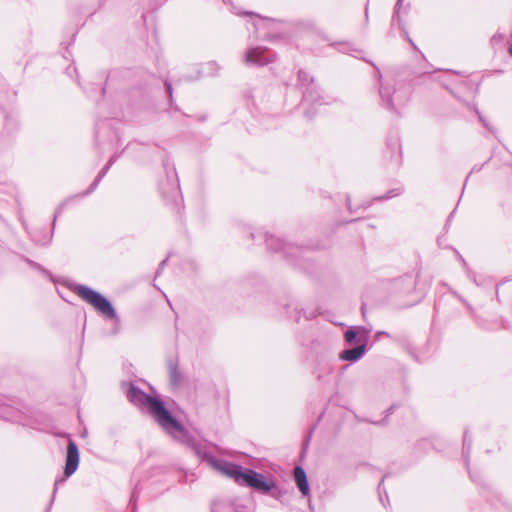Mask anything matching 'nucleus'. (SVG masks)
<instances>
[{"label":"nucleus","mask_w":512,"mask_h":512,"mask_svg":"<svg viewBox=\"0 0 512 512\" xmlns=\"http://www.w3.org/2000/svg\"><path fill=\"white\" fill-rule=\"evenodd\" d=\"M127 397L133 404L146 408L157 424L168 434L176 437L177 433L185 432L182 424L171 414L160 399L148 395L133 384L128 389Z\"/></svg>","instance_id":"obj_1"},{"label":"nucleus","mask_w":512,"mask_h":512,"mask_svg":"<svg viewBox=\"0 0 512 512\" xmlns=\"http://www.w3.org/2000/svg\"><path fill=\"white\" fill-rule=\"evenodd\" d=\"M223 473L237 484L252 488L262 494H270L275 499H280L283 495L274 480H267L263 474L253 469L244 468L234 463H224Z\"/></svg>","instance_id":"obj_2"},{"label":"nucleus","mask_w":512,"mask_h":512,"mask_svg":"<svg viewBox=\"0 0 512 512\" xmlns=\"http://www.w3.org/2000/svg\"><path fill=\"white\" fill-rule=\"evenodd\" d=\"M75 292L81 299L92 305L93 308L101 315H103L106 318L114 320L115 324L117 325V328L115 329L114 333H118L120 318L117 315V312L113 307L112 303L106 297H104L99 292L91 289L90 287L84 285L76 286Z\"/></svg>","instance_id":"obj_3"},{"label":"nucleus","mask_w":512,"mask_h":512,"mask_svg":"<svg viewBox=\"0 0 512 512\" xmlns=\"http://www.w3.org/2000/svg\"><path fill=\"white\" fill-rule=\"evenodd\" d=\"M299 86L303 89V102L305 103H323V97L319 94V91L314 85V79L308 75L305 71L300 70L298 72Z\"/></svg>","instance_id":"obj_4"},{"label":"nucleus","mask_w":512,"mask_h":512,"mask_svg":"<svg viewBox=\"0 0 512 512\" xmlns=\"http://www.w3.org/2000/svg\"><path fill=\"white\" fill-rule=\"evenodd\" d=\"M188 445L198 457L205 460L212 467L218 469L223 473V465L224 463H229L228 461L216 459L211 453L206 451V449L203 447L201 443L195 441L194 439L189 440Z\"/></svg>","instance_id":"obj_5"},{"label":"nucleus","mask_w":512,"mask_h":512,"mask_svg":"<svg viewBox=\"0 0 512 512\" xmlns=\"http://www.w3.org/2000/svg\"><path fill=\"white\" fill-rule=\"evenodd\" d=\"M79 465V449L73 440H69L67 445L66 463L64 468L65 479L70 477Z\"/></svg>","instance_id":"obj_6"},{"label":"nucleus","mask_w":512,"mask_h":512,"mask_svg":"<svg viewBox=\"0 0 512 512\" xmlns=\"http://www.w3.org/2000/svg\"><path fill=\"white\" fill-rule=\"evenodd\" d=\"M265 48L258 46L249 49L244 55V63L247 65L264 66L274 61L273 57H263Z\"/></svg>","instance_id":"obj_7"},{"label":"nucleus","mask_w":512,"mask_h":512,"mask_svg":"<svg viewBox=\"0 0 512 512\" xmlns=\"http://www.w3.org/2000/svg\"><path fill=\"white\" fill-rule=\"evenodd\" d=\"M396 92L394 84H390L388 82L382 83L380 85L379 93L381 97V105L394 113H397L396 106L393 102V94Z\"/></svg>","instance_id":"obj_8"},{"label":"nucleus","mask_w":512,"mask_h":512,"mask_svg":"<svg viewBox=\"0 0 512 512\" xmlns=\"http://www.w3.org/2000/svg\"><path fill=\"white\" fill-rule=\"evenodd\" d=\"M160 189L163 197L167 200L177 202L180 198V187L177 179L166 184L162 183Z\"/></svg>","instance_id":"obj_9"},{"label":"nucleus","mask_w":512,"mask_h":512,"mask_svg":"<svg viewBox=\"0 0 512 512\" xmlns=\"http://www.w3.org/2000/svg\"><path fill=\"white\" fill-rule=\"evenodd\" d=\"M366 352V341L359 346L344 350L340 353V359L344 361L355 362L362 358Z\"/></svg>","instance_id":"obj_10"},{"label":"nucleus","mask_w":512,"mask_h":512,"mask_svg":"<svg viewBox=\"0 0 512 512\" xmlns=\"http://www.w3.org/2000/svg\"><path fill=\"white\" fill-rule=\"evenodd\" d=\"M294 477L296 484L303 496H308L310 489L305 470L301 466H296L294 469Z\"/></svg>","instance_id":"obj_11"},{"label":"nucleus","mask_w":512,"mask_h":512,"mask_svg":"<svg viewBox=\"0 0 512 512\" xmlns=\"http://www.w3.org/2000/svg\"><path fill=\"white\" fill-rule=\"evenodd\" d=\"M403 2H404V0H397V2L395 4V7H394V13H393V16H392V24L397 22L399 29L404 32V36H405L406 40L411 44V46L415 50H417L418 48L415 45V43L413 42V40L409 37L408 32L406 31L405 25H404V23L402 21V18L400 16V9H401V7L403 5Z\"/></svg>","instance_id":"obj_12"},{"label":"nucleus","mask_w":512,"mask_h":512,"mask_svg":"<svg viewBox=\"0 0 512 512\" xmlns=\"http://www.w3.org/2000/svg\"><path fill=\"white\" fill-rule=\"evenodd\" d=\"M170 383L173 386H178L182 381V373L178 368V362L176 360H170L168 362Z\"/></svg>","instance_id":"obj_13"},{"label":"nucleus","mask_w":512,"mask_h":512,"mask_svg":"<svg viewBox=\"0 0 512 512\" xmlns=\"http://www.w3.org/2000/svg\"><path fill=\"white\" fill-rule=\"evenodd\" d=\"M110 169L109 165H106L100 172L99 174L97 175V177L95 178V180L92 182V184L89 186V188L83 192L81 194L82 197L84 196H87L89 194H91L93 191L96 190V188L98 187L99 183L101 182V180L103 179V177L107 174L108 170Z\"/></svg>","instance_id":"obj_14"},{"label":"nucleus","mask_w":512,"mask_h":512,"mask_svg":"<svg viewBox=\"0 0 512 512\" xmlns=\"http://www.w3.org/2000/svg\"><path fill=\"white\" fill-rule=\"evenodd\" d=\"M267 247L269 250H273L275 252L280 251L285 248L283 241L274 236H270L266 238Z\"/></svg>","instance_id":"obj_15"},{"label":"nucleus","mask_w":512,"mask_h":512,"mask_svg":"<svg viewBox=\"0 0 512 512\" xmlns=\"http://www.w3.org/2000/svg\"><path fill=\"white\" fill-rule=\"evenodd\" d=\"M471 446H472V441L468 437V431L466 430L464 432V437H463V457H464V460H465V463L467 466L469 465V455L471 452Z\"/></svg>","instance_id":"obj_16"},{"label":"nucleus","mask_w":512,"mask_h":512,"mask_svg":"<svg viewBox=\"0 0 512 512\" xmlns=\"http://www.w3.org/2000/svg\"><path fill=\"white\" fill-rule=\"evenodd\" d=\"M356 337H357L356 328H350L345 332V340L348 343H352L353 341H355Z\"/></svg>","instance_id":"obj_17"},{"label":"nucleus","mask_w":512,"mask_h":512,"mask_svg":"<svg viewBox=\"0 0 512 512\" xmlns=\"http://www.w3.org/2000/svg\"><path fill=\"white\" fill-rule=\"evenodd\" d=\"M402 193V190L401 189H393V190H390L386 195L384 196H381L379 197L378 199L379 200H387V199H391L397 195H400Z\"/></svg>","instance_id":"obj_18"},{"label":"nucleus","mask_w":512,"mask_h":512,"mask_svg":"<svg viewBox=\"0 0 512 512\" xmlns=\"http://www.w3.org/2000/svg\"><path fill=\"white\" fill-rule=\"evenodd\" d=\"M5 418L10 421H19L21 418V412L18 409H13Z\"/></svg>","instance_id":"obj_19"},{"label":"nucleus","mask_w":512,"mask_h":512,"mask_svg":"<svg viewBox=\"0 0 512 512\" xmlns=\"http://www.w3.org/2000/svg\"><path fill=\"white\" fill-rule=\"evenodd\" d=\"M64 482H65V478H58L55 480L52 499H54V497L56 495L58 486ZM52 503H53V500H50L49 505H52Z\"/></svg>","instance_id":"obj_20"},{"label":"nucleus","mask_w":512,"mask_h":512,"mask_svg":"<svg viewBox=\"0 0 512 512\" xmlns=\"http://www.w3.org/2000/svg\"><path fill=\"white\" fill-rule=\"evenodd\" d=\"M64 482H65V478H58L55 480L52 499H54V497L56 495L58 486ZM52 503H53V500H50L49 505H52Z\"/></svg>","instance_id":"obj_21"},{"label":"nucleus","mask_w":512,"mask_h":512,"mask_svg":"<svg viewBox=\"0 0 512 512\" xmlns=\"http://www.w3.org/2000/svg\"><path fill=\"white\" fill-rule=\"evenodd\" d=\"M229 508V506H227L225 503H222V502H218V503H214L213 504V507H212V511L213 512H223L224 508Z\"/></svg>","instance_id":"obj_22"},{"label":"nucleus","mask_w":512,"mask_h":512,"mask_svg":"<svg viewBox=\"0 0 512 512\" xmlns=\"http://www.w3.org/2000/svg\"><path fill=\"white\" fill-rule=\"evenodd\" d=\"M164 84H165V87H166V90H167V93H168L169 99H170V101L172 102V100H173V96H172V94H173L172 85H171V83H170L169 81H167V80L165 81V83H164Z\"/></svg>","instance_id":"obj_23"},{"label":"nucleus","mask_w":512,"mask_h":512,"mask_svg":"<svg viewBox=\"0 0 512 512\" xmlns=\"http://www.w3.org/2000/svg\"><path fill=\"white\" fill-rule=\"evenodd\" d=\"M116 160H117V156H116V155H114V156H112V157L109 159V161H108V163H107L106 165H109V167H111V166L115 163V161H116Z\"/></svg>","instance_id":"obj_24"},{"label":"nucleus","mask_w":512,"mask_h":512,"mask_svg":"<svg viewBox=\"0 0 512 512\" xmlns=\"http://www.w3.org/2000/svg\"><path fill=\"white\" fill-rule=\"evenodd\" d=\"M166 262H167V259H165L161 262V264L156 272V275H159V273L161 272V270H162L163 266L166 264Z\"/></svg>","instance_id":"obj_25"},{"label":"nucleus","mask_w":512,"mask_h":512,"mask_svg":"<svg viewBox=\"0 0 512 512\" xmlns=\"http://www.w3.org/2000/svg\"><path fill=\"white\" fill-rule=\"evenodd\" d=\"M137 500V495H136V492L133 491L132 495H131V499H130V502H135Z\"/></svg>","instance_id":"obj_26"},{"label":"nucleus","mask_w":512,"mask_h":512,"mask_svg":"<svg viewBox=\"0 0 512 512\" xmlns=\"http://www.w3.org/2000/svg\"><path fill=\"white\" fill-rule=\"evenodd\" d=\"M479 120L483 123V125L486 127V128H489L488 124L486 123L485 119L479 115Z\"/></svg>","instance_id":"obj_27"},{"label":"nucleus","mask_w":512,"mask_h":512,"mask_svg":"<svg viewBox=\"0 0 512 512\" xmlns=\"http://www.w3.org/2000/svg\"><path fill=\"white\" fill-rule=\"evenodd\" d=\"M61 212L60 208L55 212L54 214V219H53V227L55 226V221H56V218L58 216V214Z\"/></svg>","instance_id":"obj_28"},{"label":"nucleus","mask_w":512,"mask_h":512,"mask_svg":"<svg viewBox=\"0 0 512 512\" xmlns=\"http://www.w3.org/2000/svg\"><path fill=\"white\" fill-rule=\"evenodd\" d=\"M365 16H366V18H368V4L365 7Z\"/></svg>","instance_id":"obj_29"},{"label":"nucleus","mask_w":512,"mask_h":512,"mask_svg":"<svg viewBox=\"0 0 512 512\" xmlns=\"http://www.w3.org/2000/svg\"><path fill=\"white\" fill-rule=\"evenodd\" d=\"M394 146H395V148H400V145H399L398 141L394 142Z\"/></svg>","instance_id":"obj_30"},{"label":"nucleus","mask_w":512,"mask_h":512,"mask_svg":"<svg viewBox=\"0 0 512 512\" xmlns=\"http://www.w3.org/2000/svg\"><path fill=\"white\" fill-rule=\"evenodd\" d=\"M383 482H384V478H382V479H381V482L379 483V486H378V489H379V490H380V488H381V486H382Z\"/></svg>","instance_id":"obj_31"},{"label":"nucleus","mask_w":512,"mask_h":512,"mask_svg":"<svg viewBox=\"0 0 512 512\" xmlns=\"http://www.w3.org/2000/svg\"><path fill=\"white\" fill-rule=\"evenodd\" d=\"M509 54L512 56V45L509 47Z\"/></svg>","instance_id":"obj_32"},{"label":"nucleus","mask_w":512,"mask_h":512,"mask_svg":"<svg viewBox=\"0 0 512 512\" xmlns=\"http://www.w3.org/2000/svg\"><path fill=\"white\" fill-rule=\"evenodd\" d=\"M406 101H407V99L403 100L402 102H399V104L403 105L406 103Z\"/></svg>","instance_id":"obj_33"},{"label":"nucleus","mask_w":512,"mask_h":512,"mask_svg":"<svg viewBox=\"0 0 512 512\" xmlns=\"http://www.w3.org/2000/svg\"><path fill=\"white\" fill-rule=\"evenodd\" d=\"M245 14H247V15H253V13H252V12H246Z\"/></svg>","instance_id":"obj_34"}]
</instances>
